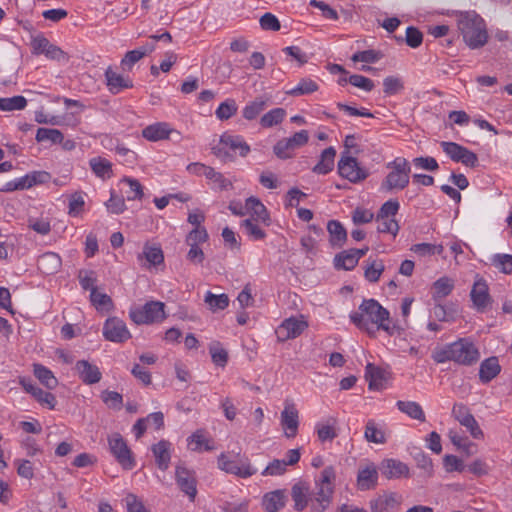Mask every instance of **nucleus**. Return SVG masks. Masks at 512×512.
I'll return each instance as SVG.
<instances>
[{"mask_svg": "<svg viewBox=\"0 0 512 512\" xmlns=\"http://www.w3.org/2000/svg\"><path fill=\"white\" fill-rule=\"evenodd\" d=\"M35 377L43 384L47 389H55L58 385V380L54 376L53 372L42 364H34L33 369Z\"/></svg>", "mask_w": 512, "mask_h": 512, "instance_id": "a19ab883", "label": "nucleus"}, {"mask_svg": "<svg viewBox=\"0 0 512 512\" xmlns=\"http://www.w3.org/2000/svg\"><path fill=\"white\" fill-rule=\"evenodd\" d=\"M218 467L226 473L241 478L251 477L257 472V469L250 464L249 459L240 454H237L235 459H231L228 455L222 453L218 457Z\"/></svg>", "mask_w": 512, "mask_h": 512, "instance_id": "6e6552de", "label": "nucleus"}, {"mask_svg": "<svg viewBox=\"0 0 512 512\" xmlns=\"http://www.w3.org/2000/svg\"><path fill=\"white\" fill-rule=\"evenodd\" d=\"M130 318L138 325L161 323L167 317L165 304L161 301H148L142 306L130 309Z\"/></svg>", "mask_w": 512, "mask_h": 512, "instance_id": "423d86ee", "label": "nucleus"}, {"mask_svg": "<svg viewBox=\"0 0 512 512\" xmlns=\"http://www.w3.org/2000/svg\"><path fill=\"white\" fill-rule=\"evenodd\" d=\"M431 357L439 364L453 361L460 365L470 366L478 361L480 354L470 339L460 338L453 343L436 347L432 351Z\"/></svg>", "mask_w": 512, "mask_h": 512, "instance_id": "f03ea898", "label": "nucleus"}, {"mask_svg": "<svg viewBox=\"0 0 512 512\" xmlns=\"http://www.w3.org/2000/svg\"><path fill=\"white\" fill-rule=\"evenodd\" d=\"M389 173L382 180L380 189L384 192L401 191L409 184L411 165L404 157H396L386 164Z\"/></svg>", "mask_w": 512, "mask_h": 512, "instance_id": "20e7f679", "label": "nucleus"}, {"mask_svg": "<svg viewBox=\"0 0 512 512\" xmlns=\"http://www.w3.org/2000/svg\"><path fill=\"white\" fill-rule=\"evenodd\" d=\"M335 470L332 466L325 467L319 478L316 480V492L310 498L312 502V512H324L329 506L334 492Z\"/></svg>", "mask_w": 512, "mask_h": 512, "instance_id": "39448f33", "label": "nucleus"}, {"mask_svg": "<svg viewBox=\"0 0 512 512\" xmlns=\"http://www.w3.org/2000/svg\"><path fill=\"white\" fill-rule=\"evenodd\" d=\"M378 481V471L373 463L361 467L357 475V485L360 490H369L376 486Z\"/></svg>", "mask_w": 512, "mask_h": 512, "instance_id": "393cba45", "label": "nucleus"}, {"mask_svg": "<svg viewBox=\"0 0 512 512\" xmlns=\"http://www.w3.org/2000/svg\"><path fill=\"white\" fill-rule=\"evenodd\" d=\"M336 156V150L330 146L324 149L320 155L319 162L313 167V172L321 175H325L331 172L334 168V160Z\"/></svg>", "mask_w": 512, "mask_h": 512, "instance_id": "c85d7f7f", "label": "nucleus"}, {"mask_svg": "<svg viewBox=\"0 0 512 512\" xmlns=\"http://www.w3.org/2000/svg\"><path fill=\"white\" fill-rule=\"evenodd\" d=\"M35 139L37 142H50L51 144L62 143L64 136L58 129L38 128Z\"/></svg>", "mask_w": 512, "mask_h": 512, "instance_id": "37998d69", "label": "nucleus"}, {"mask_svg": "<svg viewBox=\"0 0 512 512\" xmlns=\"http://www.w3.org/2000/svg\"><path fill=\"white\" fill-rule=\"evenodd\" d=\"M32 53L35 55L44 54L52 60H62L66 58V54L58 46L52 44L43 35H37L31 40Z\"/></svg>", "mask_w": 512, "mask_h": 512, "instance_id": "dca6fc26", "label": "nucleus"}, {"mask_svg": "<svg viewBox=\"0 0 512 512\" xmlns=\"http://www.w3.org/2000/svg\"><path fill=\"white\" fill-rule=\"evenodd\" d=\"M465 43L472 49L484 46L488 39L484 20L475 11L461 12L457 19Z\"/></svg>", "mask_w": 512, "mask_h": 512, "instance_id": "7ed1b4c3", "label": "nucleus"}, {"mask_svg": "<svg viewBox=\"0 0 512 512\" xmlns=\"http://www.w3.org/2000/svg\"><path fill=\"white\" fill-rule=\"evenodd\" d=\"M338 173L344 179L351 183H358L365 180L369 173L361 167L357 159L350 156L348 152H343L338 162Z\"/></svg>", "mask_w": 512, "mask_h": 512, "instance_id": "9d476101", "label": "nucleus"}, {"mask_svg": "<svg viewBox=\"0 0 512 512\" xmlns=\"http://www.w3.org/2000/svg\"><path fill=\"white\" fill-rule=\"evenodd\" d=\"M492 264L502 273H512V255L496 254L492 259Z\"/></svg>", "mask_w": 512, "mask_h": 512, "instance_id": "e2e57ef3", "label": "nucleus"}, {"mask_svg": "<svg viewBox=\"0 0 512 512\" xmlns=\"http://www.w3.org/2000/svg\"><path fill=\"white\" fill-rule=\"evenodd\" d=\"M267 106V103L262 98H256L254 101L248 103L242 110V115L246 120H254Z\"/></svg>", "mask_w": 512, "mask_h": 512, "instance_id": "603ef678", "label": "nucleus"}, {"mask_svg": "<svg viewBox=\"0 0 512 512\" xmlns=\"http://www.w3.org/2000/svg\"><path fill=\"white\" fill-rule=\"evenodd\" d=\"M402 497L397 493H387L378 496L370 503L373 512H388L399 507Z\"/></svg>", "mask_w": 512, "mask_h": 512, "instance_id": "b1692460", "label": "nucleus"}, {"mask_svg": "<svg viewBox=\"0 0 512 512\" xmlns=\"http://www.w3.org/2000/svg\"><path fill=\"white\" fill-rule=\"evenodd\" d=\"M176 482L181 491L187 494L191 500H194L197 493L194 474L185 467L177 466Z\"/></svg>", "mask_w": 512, "mask_h": 512, "instance_id": "412c9836", "label": "nucleus"}, {"mask_svg": "<svg viewBox=\"0 0 512 512\" xmlns=\"http://www.w3.org/2000/svg\"><path fill=\"white\" fill-rule=\"evenodd\" d=\"M444 247L439 244H431V243H418L411 246L410 251L415 253L419 257H428L432 255H440L442 254Z\"/></svg>", "mask_w": 512, "mask_h": 512, "instance_id": "de8ad7c7", "label": "nucleus"}, {"mask_svg": "<svg viewBox=\"0 0 512 512\" xmlns=\"http://www.w3.org/2000/svg\"><path fill=\"white\" fill-rule=\"evenodd\" d=\"M143 259L146 260L149 266H155L163 262L164 256L160 248L146 246L144 247L143 252L138 255V260L140 262H142Z\"/></svg>", "mask_w": 512, "mask_h": 512, "instance_id": "8fccbe9b", "label": "nucleus"}, {"mask_svg": "<svg viewBox=\"0 0 512 512\" xmlns=\"http://www.w3.org/2000/svg\"><path fill=\"white\" fill-rule=\"evenodd\" d=\"M51 179V175L46 171H33L23 176L26 189L34 185L47 183Z\"/></svg>", "mask_w": 512, "mask_h": 512, "instance_id": "13d9d810", "label": "nucleus"}, {"mask_svg": "<svg viewBox=\"0 0 512 512\" xmlns=\"http://www.w3.org/2000/svg\"><path fill=\"white\" fill-rule=\"evenodd\" d=\"M204 301L212 311L223 310L229 305V298L226 294L216 295L208 291Z\"/></svg>", "mask_w": 512, "mask_h": 512, "instance_id": "5fc2aeb1", "label": "nucleus"}, {"mask_svg": "<svg viewBox=\"0 0 512 512\" xmlns=\"http://www.w3.org/2000/svg\"><path fill=\"white\" fill-rule=\"evenodd\" d=\"M89 165L93 173L102 179L111 178L113 175L112 164L105 158L94 157L89 161Z\"/></svg>", "mask_w": 512, "mask_h": 512, "instance_id": "58836bf2", "label": "nucleus"}, {"mask_svg": "<svg viewBox=\"0 0 512 512\" xmlns=\"http://www.w3.org/2000/svg\"><path fill=\"white\" fill-rule=\"evenodd\" d=\"M20 384L23 389L27 393L31 394L40 405L46 406L50 410L55 409L57 400L52 393L42 390L30 379L23 378L20 380Z\"/></svg>", "mask_w": 512, "mask_h": 512, "instance_id": "a211bd4d", "label": "nucleus"}, {"mask_svg": "<svg viewBox=\"0 0 512 512\" xmlns=\"http://www.w3.org/2000/svg\"><path fill=\"white\" fill-rule=\"evenodd\" d=\"M382 474L391 479V478H400L402 476H408L409 468L408 466L395 459H387L382 464Z\"/></svg>", "mask_w": 512, "mask_h": 512, "instance_id": "cd10ccee", "label": "nucleus"}, {"mask_svg": "<svg viewBox=\"0 0 512 512\" xmlns=\"http://www.w3.org/2000/svg\"><path fill=\"white\" fill-rule=\"evenodd\" d=\"M336 423L335 418H329L327 421L316 423L315 431L321 442L332 441L337 437Z\"/></svg>", "mask_w": 512, "mask_h": 512, "instance_id": "473e14b6", "label": "nucleus"}, {"mask_svg": "<svg viewBox=\"0 0 512 512\" xmlns=\"http://www.w3.org/2000/svg\"><path fill=\"white\" fill-rule=\"evenodd\" d=\"M105 79L108 90L112 94H118L124 89L133 87V82L130 78L115 72L111 67L106 69Z\"/></svg>", "mask_w": 512, "mask_h": 512, "instance_id": "5701e85b", "label": "nucleus"}, {"mask_svg": "<svg viewBox=\"0 0 512 512\" xmlns=\"http://www.w3.org/2000/svg\"><path fill=\"white\" fill-rule=\"evenodd\" d=\"M375 220L377 223V231L379 233H390L393 236L397 235L399 231V225L395 218H381L376 216Z\"/></svg>", "mask_w": 512, "mask_h": 512, "instance_id": "bf43d9fd", "label": "nucleus"}, {"mask_svg": "<svg viewBox=\"0 0 512 512\" xmlns=\"http://www.w3.org/2000/svg\"><path fill=\"white\" fill-rule=\"evenodd\" d=\"M187 441L188 447L192 451L201 452L211 451L214 449L213 441L206 437L203 430L195 431L190 437H188Z\"/></svg>", "mask_w": 512, "mask_h": 512, "instance_id": "c756f323", "label": "nucleus"}, {"mask_svg": "<svg viewBox=\"0 0 512 512\" xmlns=\"http://www.w3.org/2000/svg\"><path fill=\"white\" fill-rule=\"evenodd\" d=\"M123 183L127 184L129 190L126 191L128 200H140L143 197V187L137 179L124 178Z\"/></svg>", "mask_w": 512, "mask_h": 512, "instance_id": "0e129e2a", "label": "nucleus"}, {"mask_svg": "<svg viewBox=\"0 0 512 512\" xmlns=\"http://www.w3.org/2000/svg\"><path fill=\"white\" fill-rule=\"evenodd\" d=\"M364 437L368 442L375 444H384L386 442L384 430L373 419L367 421L364 431Z\"/></svg>", "mask_w": 512, "mask_h": 512, "instance_id": "e433bc0d", "label": "nucleus"}, {"mask_svg": "<svg viewBox=\"0 0 512 512\" xmlns=\"http://www.w3.org/2000/svg\"><path fill=\"white\" fill-rule=\"evenodd\" d=\"M62 264L61 257L54 252H46L37 259L38 269L46 275H52L59 271Z\"/></svg>", "mask_w": 512, "mask_h": 512, "instance_id": "a878e982", "label": "nucleus"}, {"mask_svg": "<svg viewBox=\"0 0 512 512\" xmlns=\"http://www.w3.org/2000/svg\"><path fill=\"white\" fill-rule=\"evenodd\" d=\"M260 27L265 31H279L281 24L278 18L272 13H265L260 17Z\"/></svg>", "mask_w": 512, "mask_h": 512, "instance_id": "338daca9", "label": "nucleus"}, {"mask_svg": "<svg viewBox=\"0 0 512 512\" xmlns=\"http://www.w3.org/2000/svg\"><path fill=\"white\" fill-rule=\"evenodd\" d=\"M389 316V311L382 307L378 301L365 299L360 304L358 311L350 314V320L368 334H374L381 329L392 335L395 327L390 325Z\"/></svg>", "mask_w": 512, "mask_h": 512, "instance_id": "f257e3e1", "label": "nucleus"}, {"mask_svg": "<svg viewBox=\"0 0 512 512\" xmlns=\"http://www.w3.org/2000/svg\"><path fill=\"white\" fill-rule=\"evenodd\" d=\"M245 214H250L249 219L260 221L264 226L270 225V216L263 203L256 197H249L245 202Z\"/></svg>", "mask_w": 512, "mask_h": 512, "instance_id": "4be33fe9", "label": "nucleus"}, {"mask_svg": "<svg viewBox=\"0 0 512 512\" xmlns=\"http://www.w3.org/2000/svg\"><path fill=\"white\" fill-rule=\"evenodd\" d=\"M75 370L79 379L86 385L96 384L102 378V373L98 366L87 360H78L75 364Z\"/></svg>", "mask_w": 512, "mask_h": 512, "instance_id": "6ab92c4d", "label": "nucleus"}, {"mask_svg": "<svg viewBox=\"0 0 512 512\" xmlns=\"http://www.w3.org/2000/svg\"><path fill=\"white\" fill-rule=\"evenodd\" d=\"M307 327V323L303 320L291 317L285 319L275 330L276 337L279 342H285L294 339L302 334Z\"/></svg>", "mask_w": 512, "mask_h": 512, "instance_id": "f3484780", "label": "nucleus"}, {"mask_svg": "<svg viewBox=\"0 0 512 512\" xmlns=\"http://www.w3.org/2000/svg\"><path fill=\"white\" fill-rule=\"evenodd\" d=\"M364 277L367 281L375 283L380 279V276L385 270V266L382 260L377 258L369 257L364 261Z\"/></svg>", "mask_w": 512, "mask_h": 512, "instance_id": "72a5a7b5", "label": "nucleus"}, {"mask_svg": "<svg viewBox=\"0 0 512 512\" xmlns=\"http://www.w3.org/2000/svg\"><path fill=\"white\" fill-rule=\"evenodd\" d=\"M286 117V111L283 108H274L265 113L260 119V125L263 128H271L280 124Z\"/></svg>", "mask_w": 512, "mask_h": 512, "instance_id": "c03bdc74", "label": "nucleus"}, {"mask_svg": "<svg viewBox=\"0 0 512 512\" xmlns=\"http://www.w3.org/2000/svg\"><path fill=\"white\" fill-rule=\"evenodd\" d=\"M208 233L205 227H195L186 236V244L188 246H195L204 243L208 240Z\"/></svg>", "mask_w": 512, "mask_h": 512, "instance_id": "680f3d73", "label": "nucleus"}, {"mask_svg": "<svg viewBox=\"0 0 512 512\" xmlns=\"http://www.w3.org/2000/svg\"><path fill=\"white\" fill-rule=\"evenodd\" d=\"M334 264L337 269L352 270L358 264V260L350 249L337 254Z\"/></svg>", "mask_w": 512, "mask_h": 512, "instance_id": "09e8293b", "label": "nucleus"}, {"mask_svg": "<svg viewBox=\"0 0 512 512\" xmlns=\"http://www.w3.org/2000/svg\"><path fill=\"white\" fill-rule=\"evenodd\" d=\"M280 422L287 438H294L297 435L299 416L297 409L293 405L285 406L281 412Z\"/></svg>", "mask_w": 512, "mask_h": 512, "instance_id": "aec40b11", "label": "nucleus"}, {"mask_svg": "<svg viewBox=\"0 0 512 512\" xmlns=\"http://www.w3.org/2000/svg\"><path fill=\"white\" fill-rule=\"evenodd\" d=\"M238 110V105L234 99H226L224 102L220 103L218 108L215 111L216 117L221 120H228L233 115L236 114Z\"/></svg>", "mask_w": 512, "mask_h": 512, "instance_id": "3c124183", "label": "nucleus"}, {"mask_svg": "<svg viewBox=\"0 0 512 512\" xmlns=\"http://www.w3.org/2000/svg\"><path fill=\"white\" fill-rule=\"evenodd\" d=\"M404 88L402 79L398 76H388L383 80V91L387 96L398 94Z\"/></svg>", "mask_w": 512, "mask_h": 512, "instance_id": "4d7b16f0", "label": "nucleus"}, {"mask_svg": "<svg viewBox=\"0 0 512 512\" xmlns=\"http://www.w3.org/2000/svg\"><path fill=\"white\" fill-rule=\"evenodd\" d=\"M309 140L307 130L296 132L289 138L279 140L273 147V151L278 158L287 159L292 157L294 150L304 146Z\"/></svg>", "mask_w": 512, "mask_h": 512, "instance_id": "9b49d317", "label": "nucleus"}, {"mask_svg": "<svg viewBox=\"0 0 512 512\" xmlns=\"http://www.w3.org/2000/svg\"><path fill=\"white\" fill-rule=\"evenodd\" d=\"M108 446L110 453L123 469L132 470L135 467L136 461L133 457L132 451L121 434L113 433L109 435Z\"/></svg>", "mask_w": 512, "mask_h": 512, "instance_id": "1a4fd4ad", "label": "nucleus"}, {"mask_svg": "<svg viewBox=\"0 0 512 512\" xmlns=\"http://www.w3.org/2000/svg\"><path fill=\"white\" fill-rule=\"evenodd\" d=\"M309 488L305 483H296L291 490V496L297 511H302L308 504Z\"/></svg>", "mask_w": 512, "mask_h": 512, "instance_id": "ea45409f", "label": "nucleus"}, {"mask_svg": "<svg viewBox=\"0 0 512 512\" xmlns=\"http://www.w3.org/2000/svg\"><path fill=\"white\" fill-rule=\"evenodd\" d=\"M108 211L113 214H121L126 210V204L122 197L111 193L109 200L105 203Z\"/></svg>", "mask_w": 512, "mask_h": 512, "instance_id": "774afa93", "label": "nucleus"}, {"mask_svg": "<svg viewBox=\"0 0 512 512\" xmlns=\"http://www.w3.org/2000/svg\"><path fill=\"white\" fill-rule=\"evenodd\" d=\"M286 495L284 490L268 492L263 496L262 505L267 512H278L285 506Z\"/></svg>", "mask_w": 512, "mask_h": 512, "instance_id": "bb28decb", "label": "nucleus"}, {"mask_svg": "<svg viewBox=\"0 0 512 512\" xmlns=\"http://www.w3.org/2000/svg\"><path fill=\"white\" fill-rule=\"evenodd\" d=\"M442 150L450 157L454 162H459L462 157L464 146H461L455 142L442 141L440 143Z\"/></svg>", "mask_w": 512, "mask_h": 512, "instance_id": "052dcab7", "label": "nucleus"}, {"mask_svg": "<svg viewBox=\"0 0 512 512\" xmlns=\"http://www.w3.org/2000/svg\"><path fill=\"white\" fill-rule=\"evenodd\" d=\"M205 177L213 183L214 189L227 190L232 187L231 181L225 178L222 173L215 171L212 167L209 168Z\"/></svg>", "mask_w": 512, "mask_h": 512, "instance_id": "6e6d98bb", "label": "nucleus"}, {"mask_svg": "<svg viewBox=\"0 0 512 512\" xmlns=\"http://www.w3.org/2000/svg\"><path fill=\"white\" fill-rule=\"evenodd\" d=\"M365 378L369 382V389H382L386 380L385 371L374 364L368 363L365 370Z\"/></svg>", "mask_w": 512, "mask_h": 512, "instance_id": "2f4dec72", "label": "nucleus"}, {"mask_svg": "<svg viewBox=\"0 0 512 512\" xmlns=\"http://www.w3.org/2000/svg\"><path fill=\"white\" fill-rule=\"evenodd\" d=\"M396 406L402 413L407 414L410 418L419 420L421 422L425 421V414L419 403L414 401L399 400L396 403Z\"/></svg>", "mask_w": 512, "mask_h": 512, "instance_id": "79ce46f5", "label": "nucleus"}, {"mask_svg": "<svg viewBox=\"0 0 512 512\" xmlns=\"http://www.w3.org/2000/svg\"><path fill=\"white\" fill-rule=\"evenodd\" d=\"M327 231L332 246L341 247L347 240V232L344 226L337 220H330L327 223Z\"/></svg>", "mask_w": 512, "mask_h": 512, "instance_id": "c9c22d12", "label": "nucleus"}, {"mask_svg": "<svg viewBox=\"0 0 512 512\" xmlns=\"http://www.w3.org/2000/svg\"><path fill=\"white\" fill-rule=\"evenodd\" d=\"M230 152H238L241 157H246L250 152V146L242 136L224 133L220 137L219 145L213 148V153L221 160L226 161L233 159Z\"/></svg>", "mask_w": 512, "mask_h": 512, "instance_id": "0eeeda50", "label": "nucleus"}, {"mask_svg": "<svg viewBox=\"0 0 512 512\" xmlns=\"http://www.w3.org/2000/svg\"><path fill=\"white\" fill-rule=\"evenodd\" d=\"M348 81L351 85L360 88L366 92H370L374 88V82L363 75L353 74L348 77Z\"/></svg>", "mask_w": 512, "mask_h": 512, "instance_id": "69168bd1", "label": "nucleus"}, {"mask_svg": "<svg viewBox=\"0 0 512 512\" xmlns=\"http://www.w3.org/2000/svg\"><path fill=\"white\" fill-rule=\"evenodd\" d=\"M452 415L469 431L474 439L484 438V433L478 422L464 404H455L452 409Z\"/></svg>", "mask_w": 512, "mask_h": 512, "instance_id": "4468645a", "label": "nucleus"}, {"mask_svg": "<svg viewBox=\"0 0 512 512\" xmlns=\"http://www.w3.org/2000/svg\"><path fill=\"white\" fill-rule=\"evenodd\" d=\"M27 105V100L21 95L0 98V110L1 111H15L23 110Z\"/></svg>", "mask_w": 512, "mask_h": 512, "instance_id": "864d4df0", "label": "nucleus"}, {"mask_svg": "<svg viewBox=\"0 0 512 512\" xmlns=\"http://www.w3.org/2000/svg\"><path fill=\"white\" fill-rule=\"evenodd\" d=\"M501 371L498 359L496 357H490L485 359L479 369V378L482 383H488L495 378Z\"/></svg>", "mask_w": 512, "mask_h": 512, "instance_id": "7c9ffc66", "label": "nucleus"}, {"mask_svg": "<svg viewBox=\"0 0 512 512\" xmlns=\"http://www.w3.org/2000/svg\"><path fill=\"white\" fill-rule=\"evenodd\" d=\"M142 136L151 142L161 140H173L178 142L181 140L180 132L172 128L167 122H156L148 125L142 130Z\"/></svg>", "mask_w": 512, "mask_h": 512, "instance_id": "f8f14e48", "label": "nucleus"}, {"mask_svg": "<svg viewBox=\"0 0 512 512\" xmlns=\"http://www.w3.org/2000/svg\"><path fill=\"white\" fill-rule=\"evenodd\" d=\"M260 221L254 219H245L241 222V228L244 229L247 236L254 240H262L266 237L265 231L260 227Z\"/></svg>", "mask_w": 512, "mask_h": 512, "instance_id": "a18cd8bd", "label": "nucleus"}, {"mask_svg": "<svg viewBox=\"0 0 512 512\" xmlns=\"http://www.w3.org/2000/svg\"><path fill=\"white\" fill-rule=\"evenodd\" d=\"M470 298L473 307L479 313L486 312L493 303V299L489 293V287L485 279L477 278L470 291Z\"/></svg>", "mask_w": 512, "mask_h": 512, "instance_id": "ddd939ff", "label": "nucleus"}, {"mask_svg": "<svg viewBox=\"0 0 512 512\" xmlns=\"http://www.w3.org/2000/svg\"><path fill=\"white\" fill-rule=\"evenodd\" d=\"M454 289V282L448 277H441L433 283L432 298L435 302L447 297Z\"/></svg>", "mask_w": 512, "mask_h": 512, "instance_id": "4c0bfd02", "label": "nucleus"}, {"mask_svg": "<svg viewBox=\"0 0 512 512\" xmlns=\"http://www.w3.org/2000/svg\"><path fill=\"white\" fill-rule=\"evenodd\" d=\"M169 442L165 440L159 441L157 444L153 445L152 451L155 456L156 464L159 469L165 471L169 467L170 463V452H169Z\"/></svg>", "mask_w": 512, "mask_h": 512, "instance_id": "f704fd0d", "label": "nucleus"}, {"mask_svg": "<svg viewBox=\"0 0 512 512\" xmlns=\"http://www.w3.org/2000/svg\"><path fill=\"white\" fill-rule=\"evenodd\" d=\"M103 336L106 340L116 343H122L131 338L126 324L116 317L106 320L103 326Z\"/></svg>", "mask_w": 512, "mask_h": 512, "instance_id": "2eb2a0df", "label": "nucleus"}, {"mask_svg": "<svg viewBox=\"0 0 512 512\" xmlns=\"http://www.w3.org/2000/svg\"><path fill=\"white\" fill-rule=\"evenodd\" d=\"M318 84L309 78H303L299 81V83L286 91V94L291 96H301L311 94L318 90Z\"/></svg>", "mask_w": 512, "mask_h": 512, "instance_id": "49530a36", "label": "nucleus"}]
</instances>
